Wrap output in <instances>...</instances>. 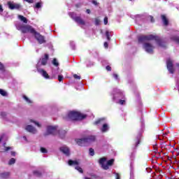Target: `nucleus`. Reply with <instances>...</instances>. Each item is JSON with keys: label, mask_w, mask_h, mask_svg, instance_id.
Segmentation results:
<instances>
[{"label": "nucleus", "mask_w": 179, "mask_h": 179, "mask_svg": "<svg viewBox=\"0 0 179 179\" xmlns=\"http://www.w3.org/2000/svg\"><path fill=\"white\" fill-rule=\"evenodd\" d=\"M17 30H20L22 33L25 34L26 33H30L32 36H34L36 40L39 44H44L45 43V38L38 32L36 31V29L30 25H24L23 24L18 23L15 24Z\"/></svg>", "instance_id": "nucleus-1"}, {"label": "nucleus", "mask_w": 179, "mask_h": 179, "mask_svg": "<svg viewBox=\"0 0 179 179\" xmlns=\"http://www.w3.org/2000/svg\"><path fill=\"white\" fill-rule=\"evenodd\" d=\"M48 58L49 56L48 54H45L44 57H42L37 65H36V68H37V71L38 72V73H41V75L45 78V79H55V77L57 76V75H59V71L57 70L56 71H52V76H50L48 75V73H47V71H45L44 69H40V67L41 66V65H43V66L47 65V62H48Z\"/></svg>", "instance_id": "nucleus-2"}, {"label": "nucleus", "mask_w": 179, "mask_h": 179, "mask_svg": "<svg viewBox=\"0 0 179 179\" xmlns=\"http://www.w3.org/2000/svg\"><path fill=\"white\" fill-rule=\"evenodd\" d=\"M152 40H155L159 47H161L162 48H166V43L163 42V41L160 39V37L156 35H142L138 37V43H146V41H150Z\"/></svg>", "instance_id": "nucleus-3"}, {"label": "nucleus", "mask_w": 179, "mask_h": 179, "mask_svg": "<svg viewBox=\"0 0 179 179\" xmlns=\"http://www.w3.org/2000/svg\"><path fill=\"white\" fill-rule=\"evenodd\" d=\"M84 118H86V115L73 110L69 112L67 116L65 117L66 120H72L73 121L83 120Z\"/></svg>", "instance_id": "nucleus-4"}, {"label": "nucleus", "mask_w": 179, "mask_h": 179, "mask_svg": "<svg viewBox=\"0 0 179 179\" xmlns=\"http://www.w3.org/2000/svg\"><path fill=\"white\" fill-rule=\"evenodd\" d=\"M124 97V93H122V91L121 90L115 89L113 90V100L116 103H119V104H121L123 106V104H125V100H121L120 99H122Z\"/></svg>", "instance_id": "nucleus-5"}, {"label": "nucleus", "mask_w": 179, "mask_h": 179, "mask_svg": "<svg viewBox=\"0 0 179 179\" xmlns=\"http://www.w3.org/2000/svg\"><path fill=\"white\" fill-rule=\"evenodd\" d=\"M99 164H101L102 169L103 170H108L109 166H113V164L114 163V159H110L107 162L106 157H102L99 161Z\"/></svg>", "instance_id": "nucleus-6"}, {"label": "nucleus", "mask_w": 179, "mask_h": 179, "mask_svg": "<svg viewBox=\"0 0 179 179\" xmlns=\"http://www.w3.org/2000/svg\"><path fill=\"white\" fill-rule=\"evenodd\" d=\"M174 62L171 59H167L166 60V67L169 73H174L176 72V69H174Z\"/></svg>", "instance_id": "nucleus-7"}, {"label": "nucleus", "mask_w": 179, "mask_h": 179, "mask_svg": "<svg viewBox=\"0 0 179 179\" xmlns=\"http://www.w3.org/2000/svg\"><path fill=\"white\" fill-rule=\"evenodd\" d=\"M57 126H48L47 129L46 135H57L59 134Z\"/></svg>", "instance_id": "nucleus-8"}, {"label": "nucleus", "mask_w": 179, "mask_h": 179, "mask_svg": "<svg viewBox=\"0 0 179 179\" xmlns=\"http://www.w3.org/2000/svg\"><path fill=\"white\" fill-rule=\"evenodd\" d=\"M69 15L76 22V23L80 24L81 26H85V21L82 20L80 17H77L75 13H69Z\"/></svg>", "instance_id": "nucleus-9"}, {"label": "nucleus", "mask_w": 179, "mask_h": 179, "mask_svg": "<svg viewBox=\"0 0 179 179\" xmlns=\"http://www.w3.org/2000/svg\"><path fill=\"white\" fill-rule=\"evenodd\" d=\"M143 48L145 50L146 52L148 54H153V50H155V46H152L149 43H145L143 45Z\"/></svg>", "instance_id": "nucleus-10"}, {"label": "nucleus", "mask_w": 179, "mask_h": 179, "mask_svg": "<svg viewBox=\"0 0 179 179\" xmlns=\"http://www.w3.org/2000/svg\"><path fill=\"white\" fill-rule=\"evenodd\" d=\"M69 166H75V169L76 170H77L78 171H79V173H83V169H82L80 166H79V162L78 161H73V160H69Z\"/></svg>", "instance_id": "nucleus-11"}, {"label": "nucleus", "mask_w": 179, "mask_h": 179, "mask_svg": "<svg viewBox=\"0 0 179 179\" xmlns=\"http://www.w3.org/2000/svg\"><path fill=\"white\" fill-rule=\"evenodd\" d=\"M7 5L11 10H13V9H20L21 8L20 3H16L13 1H8Z\"/></svg>", "instance_id": "nucleus-12"}, {"label": "nucleus", "mask_w": 179, "mask_h": 179, "mask_svg": "<svg viewBox=\"0 0 179 179\" xmlns=\"http://www.w3.org/2000/svg\"><path fill=\"white\" fill-rule=\"evenodd\" d=\"M76 142L78 146H85V145H87V143L86 141V138H76Z\"/></svg>", "instance_id": "nucleus-13"}, {"label": "nucleus", "mask_w": 179, "mask_h": 179, "mask_svg": "<svg viewBox=\"0 0 179 179\" xmlns=\"http://www.w3.org/2000/svg\"><path fill=\"white\" fill-rule=\"evenodd\" d=\"M25 129L31 134H37V129L30 124L27 125Z\"/></svg>", "instance_id": "nucleus-14"}, {"label": "nucleus", "mask_w": 179, "mask_h": 179, "mask_svg": "<svg viewBox=\"0 0 179 179\" xmlns=\"http://www.w3.org/2000/svg\"><path fill=\"white\" fill-rule=\"evenodd\" d=\"M60 150L61 152H62V153H64V155H66V156H69V155H71V151L69 150V148H68L67 146H62L60 148Z\"/></svg>", "instance_id": "nucleus-15"}, {"label": "nucleus", "mask_w": 179, "mask_h": 179, "mask_svg": "<svg viewBox=\"0 0 179 179\" xmlns=\"http://www.w3.org/2000/svg\"><path fill=\"white\" fill-rule=\"evenodd\" d=\"M87 145L89 143H93L96 141V136H90L87 138H85Z\"/></svg>", "instance_id": "nucleus-16"}, {"label": "nucleus", "mask_w": 179, "mask_h": 179, "mask_svg": "<svg viewBox=\"0 0 179 179\" xmlns=\"http://www.w3.org/2000/svg\"><path fill=\"white\" fill-rule=\"evenodd\" d=\"M10 176V173L9 172H4V173H0V178L6 179Z\"/></svg>", "instance_id": "nucleus-17"}, {"label": "nucleus", "mask_w": 179, "mask_h": 179, "mask_svg": "<svg viewBox=\"0 0 179 179\" xmlns=\"http://www.w3.org/2000/svg\"><path fill=\"white\" fill-rule=\"evenodd\" d=\"M142 138V135L138 134L136 138L135 147L136 148L139 143H141V138Z\"/></svg>", "instance_id": "nucleus-18"}, {"label": "nucleus", "mask_w": 179, "mask_h": 179, "mask_svg": "<svg viewBox=\"0 0 179 179\" xmlns=\"http://www.w3.org/2000/svg\"><path fill=\"white\" fill-rule=\"evenodd\" d=\"M101 132H107L108 131V124H103L102 128L101 129Z\"/></svg>", "instance_id": "nucleus-19"}, {"label": "nucleus", "mask_w": 179, "mask_h": 179, "mask_svg": "<svg viewBox=\"0 0 179 179\" xmlns=\"http://www.w3.org/2000/svg\"><path fill=\"white\" fill-rule=\"evenodd\" d=\"M18 19L23 23H27V18L23 15H18Z\"/></svg>", "instance_id": "nucleus-20"}, {"label": "nucleus", "mask_w": 179, "mask_h": 179, "mask_svg": "<svg viewBox=\"0 0 179 179\" xmlns=\"http://www.w3.org/2000/svg\"><path fill=\"white\" fill-rule=\"evenodd\" d=\"M162 19L164 26H167L169 24V20L166 17V15H162Z\"/></svg>", "instance_id": "nucleus-21"}, {"label": "nucleus", "mask_w": 179, "mask_h": 179, "mask_svg": "<svg viewBox=\"0 0 179 179\" xmlns=\"http://www.w3.org/2000/svg\"><path fill=\"white\" fill-rule=\"evenodd\" d=\"M133 168H134V164L131 163V164H130V169H131L130 179H134V171H132Z\"/></svg>", "instance_id": "nucleus-22"}, {"label": "nucleus", "mask_w": 179, "mask_h": 179, "mask_svg": "<svg viewBox=\"0 0 179 179\" xmlns=\"http://www.w3.org/2000/svg\"><path fill=\"white\" fill-rule=\"evenodd\" d=\"M171 38L173 41H175V43H178V44H179V36H172Z\"/></svg>", "instance_id": "nucleus-23"}, {"label": "nucleus", "mask_w": 179, "mask_h": 179, "mask_svg": "<svg viewBox=\"0 0 179 179\" xmlns=\"http://www.w3.org/2000/svg\"><path fill=\"white\" fill-rule=\"evenodd\" d=\"M23 99L25 100V101H27L29 104H31V103H33V101L31 100H30V99H29L27 96L24 95L23 96Z\"/></svg>", "instance_id": "nucleus-24"}, {"label": "nucleus", "mask_w": 179, "mask_h": 179, "mask_svg": "<svg viewBox=\"0 0 179 179\" xmlns=\"http://www.w3.org/2000/svg\"><path fill=\"white\" fill-rule=\"evenodd\" d=\"M0 94H1V96H8V93L6 92V91L2 89H0Z\"/></svg>", "instance_id": "nucleus-25"}, {"label": "nucleus", "mask_w": 179, "mask_h": 179, "mask_svg": "<svg viewBox=\"0 0 179 179\" xmlns=\"http://www.w3.org/2000/svg\"><path fill=\"white\" fill-rule=\"evenodd\" d=\"M3 147H4V150H3L1 152H8V150H12V149H13V148H12V147L5 146V143L3 144Z\"/></svg>", "instance_id": "nucleus-26"}, {"label": "nucleus", "mask_w": 179, "mask_h": 179, "mask_svg": "<svg viewBox=\"0 0 179 179\" xmlns=\"http://www.w3.org/2000/svg\"><path fill=\"white\" fill-rule=\"evenodd\" d=\"M15 163H16V159H15L14 158H11L8 162V164L10 166H12V164H15Z\"/></svg>", "instance_id": "nucleus-27"}, {"label": "nucleus", "mask_w": 179, "mask_h": 179, "mask_svg": "<svg viewBox=\"0 0 179 179\" xmlns=\"http://www.w3.org/2000/svg\"><path fill=\"white\" fill-rule=\"evenodd\" d=\"M103 121H104V119H99L97 121H96L94 124V125H99V124H103Z\"/></svg>", "instance_id": "nucleus-28"}, {"label": "nucleus", "mask_w": 179, "mask_h": 179, "mask_svg": "<svg viewBox=\"0 0 179 179\" xmlns=\"http://www.w3.org/2000/svg\"><path fill=\"white\" fill-rule=\"evenodd\" d=\"M0 71L1 72V73H5V67L3 66V64H2L1 63H0Z\"/></svg>", "instance_id": "nucleus-29"}, {"label": "nucleus", "mask_w": 179, "mask_h": 179, "mask_svg": "<svg viewBox=\"0 0 179 179\" xmlns=\"http://www.w3.org/2000/svg\"><path fill=\"white\" fill-rule=\"evenodd\" d=\"M30 122H34V124H35V125H36V127H38V128L41 127V124L40 123H38V122H36L33 120H31Z\"/></svg>", "instance_id": "nucleus-30"}, {"label": "nucleus", "mask_w": 179, "mask_h": 179, "mask_svg": "<svg viewBox=\"0 0 179 179\" xmlns=\"http://www.w3.org/2000/svg\"><path fill=\"white\" fill-rule=\"evenodd\" d=\"M52 64L53 65H55V66H58V65H59V64L58 63V60H57V59H53Z\"/></svg>", "instance_id": "nucleus-31"}, {"label": "nucleus", "mask_w": 179, "mask_h": 179, "mask_svg": "<svg viewBox=\"0 0 179 179\" xmlns=\"http://www.w3.org/2000/svg\"><path fill=\"white\" fill-rule=\"evenodd\" d=\"M58 80H59V82H62V80H64V76L59 75L58 76Z\"/></svg>", "instance_id": "nucleus-32"}, {"label": "nucleus", "mask_w": 179, "mask_h": 179, "mask_svg": "<svg viewBox=\"0 0 179 179\" xmlns=\"http://www.w3.org/2000/svg\"><path fill=\"white\" fill-rule=\"evenodd\" d=\"M90 156H94V150L93 148L90 149Z\"/></svg>", "instance_id": "nucleus-33"}, {"label": "nucleus", "mask_w": 179, "mask_h": 179, "mask_svg": "<svg viewBox=\"0 0 179 179\" xmlns=\"http://www.w3.org/2000/svg\"><path fill=\"white\" fill-rule=\"evenodd\" d=\"M100 20L99 18H95V24L96 26H99L100 24Z\"/></svg>", "instance_id": "nucleus-34"}, {"label": "nucleus", "mask_w": 179, "mask_h": 179, "mask_svg": "<svg viewBox=\"0 0 179 179\" xmlns=\"http://www.w3.org/2000/svg\"><path fill=\"white\" fill-rule=\"evenodd\" d=\"M106 36L107 37V40L110 41V31H106Z\"/></svg>", "instance_id": "nucleus-35"}, {"label": "nucleus", "mask_w": 179, "mask_h": 179, "mask_svg": "<svg viewBox=\"0 0 179 179\" xmlns=\"http://www.w3.org/2000/svg\"><path fill=\"white\" fill-rule=\"evenodd\" d=\"M71 47L73 50H75V43L73 41L70 42Z\"/></svg>", "instance_id": "nucleus-36"}, {"label": "nucleus", "mask_w": 179, "mask_h": 179, "mask_svg": "<svg viewBox=\"0 0 179 179\" xmlns=\"http://www.w3.org/2000/svg\"><path fill=\"white\" fill-rule=\"evenodd\" d=\"M103 23L104 24H107V23H108V18L107 17H104Z\"/></svg>", "instance_id": "nucleus-37"}, {"label": "nucleus", "mask_w": 179, "mask_h": 179, "mask_svg": "<svg viewBox=\"0 0 179 179\" xmlns=\"http://www.w3.org/2000/svg\"><path fill=\"white\" fill-rule=\"evenodd\" d=\"M41 152L42 153H47V149H45L44 148H41Z\"/></svg>", "instance_id": "nucleus-38"}, {"label": "nucleus", "mask_w": 179, "mask_h": 179, "mask_svg": "<svg viewBox=\"0 0 179 179\" xmlns=\"http://www.w3.org/2000/svg\"><path fill=\"white\" fill-rule=\"evenodd\" d=\"M73 78H74L75 79H78V80H80V76H78V75H76V74H74V75H73Z\"/></svg>", "instance_id": "nucleus-39"}, {"label": "nucleus", "mask_w": 179, "mask_h": 179, "mask_svg": "<svg viewBox=\"0 0 179 179\" xmlns=\"http://www.w3.org/2000/svg\"><path fill=\"white\" fill-rule=\"evenodd\" d=\"M36 8H37L38 9H39V8H41V3H37L36 4Z\"/></svg>", "instance_id": "nucleus-40"}, {"label": "nucleus", "mask_w": 179, "mask_h": 179, "mask_svg": "<svg viewBox=\"0 0 179 179\" xmlns=\"http://www.w3.org/2000/svg\"><path fill=\"white\" fill-rule=\"evenodd\" d=\"M113 78L116 80H118V75L116 73H113Z\"/></svg>", "instance_id": "nucleus-41"}, {"label": "nucleus", "mask_w": 179, "mask_h": 179, "mask_svg": "<svg viewBox=\"0 0 179 179\" xmlns=\"http://www.w3.org/2000/svg\"><path fill=\"white\" fill-rule=\"evenodd\" d=\"M167 135H169V132H165L164 134H163L162 137L166 138V136H167Z\"/></svg>", "instance_id": "nucleus-42"}, {"label": "nucleus", "mask_w": 179, "mask_h": 179, "mask_svg": "<svg viewBox=\"0 0 179 179\" xmlns=\"http://www.w3.org/2000/svg\"><path fill=\"white\" fill-rule=\"evenodd\" d=\"M104 47L105 48H108V43L107 42L104 43Z\"/></svg>", "instance_id": "nucleus-43"}, {"label": "nucleus", "mask_w": 179, "mask_h": 179, "mask_svg": "<svg viewBox=\"0 0 179 179\" xmlns=\"http://www.w3.org/2000/svg\"><path fill=\"white\" fill-rule=\"evenodd\" d=\"M106 71H111V67L110 66H106Z\"/></svg>", "instance_id": "nucleus-44"}, {"label": "nucleus", "mask_w": 179, "mask_h": 179, "mask_svg": "<svg viewBox=\"0 0 179 179\" xmlns=\"http://www.w3.org/2000/svg\"><path fill=\"white\" fill-rule=\"evenodd\" d=\"M34 173L35 174V176H40V172L38 171H34Z\"/></svg>", "instance_id": "nucleus-45"}, {"label": "nucleus", "mask_w": 179, "mask_h": 179, "mask_svg": "<svg viewBox=\"0 0 179 179\" xmlns=\"http://www.w3.org/2000/svg\"><path fill=\"white\" fill-rule=\"evenodd\" d=\"M4 138H5V136H1L0 137V143L2 142V141L3 140Z\"/></svg>", "instance_id": "nucleus-46"}, {"label": "nucleus", "mask_w": 179, "mask_h": 179, "mask_svg": "<svg viewBox=\"0 0 179 179\" xmlns=\"http://www.w3.org/2000/svg\"><path fill=\"white\" fill-rule=\"evenodd\" d=\"M115 176H116V179H120V174L116 173Z\"/></svg>", "instance_id": "nucleus-47"}, {"label": "nucleus", "mask_w": 179, "mask_h": 179, "mask_svg": "<svg viewBox=\"0 0 179 179\" xmlns=\"http://www.w3.org/2000/svg\"><path fill=\"white\" fill-rule=\"evenodd\" d=\"M11 156H16V152H11Z\"/></svg>", "instance_id": "nucleus-48"}, {"label": "nucleus", "mask_w": 179, "mask_h": 179, "mask_svg": "<svg viewBox=\"0 0 179 179\" xmlns=\"http://www.w3.org/2000/svg\"><path fill=\"white\" fill-rule=\"evenodd\" d=\"M0 12H3V9L2 8V6L0 5Z\"/></svg>", "instance_id": "nucleus-49"}, {"label": "nucleus", "mask_w": 179, "mask_h": 179, "mask_svg": "<svg viewBox=\"0 0 179 179\" xmlns=\"http://www.w3.org/2000/svg\"><path fill=\"white\" fill-rule=\"evenodd\" d=\"M151 22H155V20L153 19V17L150 16Z\"/></svg>", "instance_id": "nucleus-50"}, {"label": "nucleus", "mask_w": 179, "mask_h": 179, "mask_svg": "<svg viewBox=\"0 0 179 179\" xmlns=\"http://www.w3.org/2000/svg\"><path fill=\"white\" fill-rule=\"evenodd\" d=\"M177 69L179 71V64H176Z\"/></svg>", "instance_id": "nucleus-51"}, {"label": "nucleus", "mask_w": 179, "mask_h": 179, "mask_svg": "<svg viewBox=\"0 0 179 179\" xmlns=\"http://www.w3.org/2000/svg\"><path fill=\"white\" fill-rule=\"evenodd\" d=\"M93 3H94V5H97V1H94Z\"/></svg>", "instance_id": "nucleus-52"}, {"label": "nucleus", "mask_w": 179, "mask_h": 179, "mask_svg": "<svg viewBox=\"0 0 179 179\" xmlns=\"http://www.w3.org/2000/svg\"><path fill=\"white\" fill-rule=\"evenodd\" d=\"M86 12H87V13H90V10H89V9H87V10H86Z\"/></svg>", "instance_id": "nucleus-53"}, {"label": "nucleus", "mask_w": 179, "mask_h": 179, "mask_svg": "<svg viewBox=\"0 0 179 179\" xmlns=\"http://www.w3.org/2000/svg\"><path fill=\"white\" fill-rule=\"evenodd\" d=\"M23 139H24V141H27V138H26V136H23Z\"/></svg>", "instance_id": "nucleus-54"}, {"label": "nucleus", "mask_w": 179, "mask_h": 179, "mask_svg": "<svg viewBox=\"0 0 179 179\" xmlns=\"http://www.w3.org/2000/svg\"><path fill=\"white\" fill-rule=\"evenodd\" d=\"M1 115H5V113H1Z\"/></svg>", "instance_id": "nucleus-55"}, {"label": "nucleus", "mask_w": 179, "mask_h": 179, "mask_svg": "<svg viewBox=\"0 0 179 179\" xmlns=\"http://www.w3.org/2000/svg\"><path fill=\"white\" fill-rule=\"evenodd\" d=\"M36 52H38V50H36Z\"/></svg>", "instance_id": "nucleus-56"}, {"label": "nucleus", "mask_w": 179, "mask_h": 179, "mask_svg": "<svg viewBox=\"0 0 179 179\" xmlns=\"http://www.w3.org/2000/svg\"><path fill=\"white\" fill-rule=\"evenodd\" d=\"M64 134H65V131H63Z\"/></svg>", "instance_id": "nucleus-57"}, {"label": "nucleus", "mask_w": 179, "mask_h": 179, "mask_svg": "<svg viewBox=\"0 0 179 179\" xmlns=\"http://www.w3.org/2000/svg\"><path fill=\"white\" fill-rule=\"evenodd\" d=\"M61 138H64V136H61Z\"/></svg>", "instance_id": "nucleus-58"}, {"label": "nucleus", "mask_w": 179, "mask_h": 179, "mask_svg": "<svg viewBox=\"0 0 179 179\" xmlns=\"http://www.w3.org/2000/svg\"><path fill=\"white\" fill-rule=\"evenodd\" d=\"M156 150H155V152H156Z\"/></svg>", "instance_id": "nucleus-59"}]
</instances>
